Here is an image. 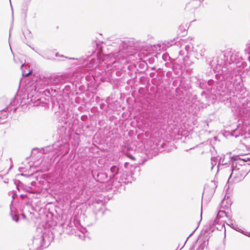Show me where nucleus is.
I'll return each mask as SVG.
<instances>
[{
  "instance_id": "nucleus-1",
  "label": "nucleus",
  "mask_w": 250,
  "mask_h": 250,
  "mask_svg": "<svg viewBox=\"0 0 250 250\" xmlns=\"http://www.w3.org/2000/svg\"><path fill=\"white\" fill-rule=\"evenodd\" d=\"M239 52L226 51L213 58L209 65L214 71L215 80H208L206 88L216 98L230 107L241 117V123L230 131V135L243 139L250 138V101L248 92L243 86L240 66L247 65Z\"/></svg>"
},
{
  "instance_id": "nucleus-2",
  "label": "nucleus",
  "mask_w": 250,
  "mask_h": 250,
  "mask_svg": "<svg viewBox=\"0 0 250 250\" xmlns=\"http://www.w3.org/2000/svg\"><path fill=\"white\" fill-rule=\"evenodd\" d=\"M128 163H125L124 168H119L116 166H113L110 168V179L112 180V186L118 188L122 186L123 184L131 183L135 180L134 173L132 172V169L135 168L131 167L130 171L128 170Z\"/></svg>"
},
{
  "instance_id": "nucleus-3",
  "label": "nucleus",
  "mask_w": 250,
  "mask_h": 250,
  "mask_svg": "<svg viewBox=\"0 0 250 250\" xmlns=\"http://www.w3.org/2000/svg\"><path fill=\"white\" fill-rule=\"evenodd\" d=\"M231 173L228 182L238 183L243 180L250 171V170L247 169L246 165L238 164L237 161L231 162Z\"/></svg>"
},
{
  "instance_id": "nucleus-4",
  "label": "nucleus",
  "mask_w": 250,
  "mask_h": 250,
  "mask_svg": "<svg viewBox=\"0 0 250 250\" xmlns=\"http://www.w3.org/2000/svg\"><path fill=\"white\" fill-rule=\"evenodd\" d=\"M170 42L171 43L167 42V44H166V45L167 47L172 46V43H174L173 48H178L180 49L178 51L179 56L181 57L183 62L186 63L187 59L188 57V55L190 54L193 50V44L191 43H188L187 41L182 39L176 42L174 41H171Z\"/></svg>"
},
{
  "instance_id": "nucleus-5",
  "label": "nucleus",
  "mask_w": 250,
  "mask_h": 250,
  "mask_svg": "<svg viewBox=\"0 0 250 250\" xmlns=\"http://www.w3.org/2000/svg\"><path fill=\"white\" fill-rule=\"evenodd\" d=\"M47 237L46 233H40L34 237L28 243L29 250H42V248H46L49 244V241H46Z\"/></svg>"
},
{
  "instance_id": "nucleus-6",
  "label": "nucleus",
  "mask_w": 250,
  "mask_h": 250,
  "mask_svg": "<svg viewBox=\"0 0 250 250\" xmlns=\"http://www.w3.org/2000/svg\"><path fill=\"white\" fill-rule=\"evenodd\" d=\"M213 229H212L211 227L207 228L206 229H202L200 238L198 240L195 245L194 247H196V250H204L205 248L207 247L208 243V241L210 237V232H212ZM191 248L190 250H193Z\"/></svg>"
},
{
  "instance_id": "nucleus-7",
  "label": "nucleus",
  "mask_w": 250,
  "mask_h": 250,
  "mask_svg": "<svg viewBox=\"0 0 250 250\" xmlns=\"http://www.w3.org/2000/svg\"><path fill=\"white\" fill-rule=\"evenodd\" d=\"M114 57L115 60L112 63L110 66L112 68L117 66V63L125 64L127 62V54H125L122 50H119L118 52L114 53Z\"/></svg>"
},
{
  "instance_id": "nucleus-8",
  "label": "nucleus",
  "mask_w": 250,
  "mask_h": 250,
  "mask_svg": "<svg viewBox=\"0 0 250 250\" xmlns=\"http://www.w3.org/2000/svg\"><path fill=\"white\" fill-rule=\"evenodd\" d=\"M63 81V76L62 75H54L49 78H44L43 80L40 81L38 83L39 84L43 83L44 86H47L50 84L62 83Z\"/></svg>"
},
{
  "instance_id": "nucleus-9",
  "label": "nucleus",
  "mask_w": 250,
  "mask_h": 250,
  "mask_svg": "<svg viewBox=\"0 0 250 250\" xmlns=\"http://www.w3.org/2000/svg\"><path fill=\"white\" fill-rule=\"evenodd\" d=\"M110 173L108 177L106 173L103 172H99L96 175H94L92 173L93 177L97 182L101 183L108 182L109 185H111L112 186V180L110 179Z\"/></svg>"
},
{
  "instance_id": "nucleus-10",
  "label": "nucleus",
  "mask_w": 250,
  "mask_h": 250,
  "mask_svg": "<svg viewBox=\"0 0 250 250\" xmlns=\"http://www.w3.org/2000/svg\"><path fill=\"white\" fill-rule=\"evenodd\" d=\"M72 126V125L71 123L64 119L59 122L58 129L60 130L61 134L62 135L65 134L67 129L70 128Z\"/></svg>"
},
{
  "instance_id": "nucleus-11",
  "label": "nucleus",
  "mask_w": 250,
  "mask_h": 250,
  "mask_svg": "<svg viewBox=\"0 0 250 250\" xmlns=\"http://www.w3.org/2000/svg\"><path fill=\"white\" fill-rule=\"evenodd\" d=\"M198 103H201L202 108H206L208 105H209L211 102L210 101V97L207 94L203 91L201 93V98L199 101H197Z\"/></svg>"
},
{
  "instance_id": "nucleus-12",
  "label": "nucleus",
  "mask_w": 250,
  "mask_h": 250,
  "mask_svg": "<svg viewBox=\"0 0 250 250\" xmlns=\"http://www.w3.org/2000/svg\"><path fill=\"white\" fill-rule=\"evenodd\" d=\"M229 159H230L231 162L237 161L238 164H241L242 165H246L245 162H248L250 160L249 158H241L238 155L230 157Z\"/></svg>"
},
{
  "instance_id": "nucleus-13",
  "label": "nucleus",
  "mask_w": 250,
  "mask_h": 250,
  "mask_svg": "<svg viewBox=\"0 0 250 250\" xmlns=\"http://www.w3.org/2000/svg\"><path fill=\"white\" fill-rule=\"evenodd\" d=\"M218 223H215L214 221L213 222L212 225L215 228L219 230H222L223 229L225 231H226L225 227V223L224 221L221 220H218Z\"/></svg>"
},
{
  "instance_id": "nucleus-14",
  "label": "nucleus",
  "mask_w": 250,
  "mask_h": 250,
  "mask_svg": "<svg viewBox=\"0 0 250 250\" xmlns=\"http://www.w3.org/2000/svg\"><path fill=\"white\" fill-rule=\"evenodd\" d=\"M95 45L96 48L95 49V52L96 53V56H100L101 54L103 53V46L102 43L99 42H96Z\"/></svg>"
},
{
  "instance_id": "nucleus-15",
  "label": "nucleus",
  "mask_w": 250,
  "mask_h": 250,
  "mask_svg": "<svg viewBox=\"0 0 250 250\" xmlns=\"http://www.w3.org/2000/svg\"><path fill=\"white\" fill-rule=\"evenodd\" d=\"M226 215V213L225 211H224L223 210H219L218 212V213L217 214L216 219L214 220V223H218V219L220 220V219L221 218H223L224 216H225Z\"/></svg>"
},
{
  "instance_id": "nucleus-16",
  "label": "nucleus",
  "mask_w": 250,
  "mask_h": 250,
  "mask_svg": "<svg viewBox=\"0 0 250 250\" xmlns=\"http://www.w3.org/2000/svg\"><path fill=\"white\" fill-rule=\"evenodd\" d=\"M244 51L247 55V59L250 64L249 67L250 68V43H248L246 45V48L245 49Z\"/></svg>"
},
{
  "instance_id": "nucleus-17",
  "label": "nucleus",
  "mask_w": 250,
  "mask_h": 250,
  "mask_svg": "<svg viewBox=\"0 0 250 250\" xmlns=\"http://www.w3.org/2000/svg\"><path fill=\"white\" fill-rule=\"evenodd\" d=\"M53 92L55 93V90H54L52 89L50 90L48 88H47L42 91V94L46 97H49L52 95Z\"/></svg>"
},
{
  "instance_id": "nucleus-18",
  "label": "nucleus",
  "mask_w": 250,
  "mask_h": 250,
  "mask_svg": "<svg viewBox=\"0 0 250 250\" xmlns=\"http://www.w3.org/2000/svg\"><path fill=\"white\" fill-rule=\"evenodd\" d=\"M52 149V146H47L44 147H42L41 149L38 148H34L33 149V151L36 150H39L40 151L46 150L47 152L50 151Z\"/></svg>"
},
{
  "instance_id": "nucleus-19",
  "label": "nucleus",
  "mask_w": 250,
  "mask_h": 250,
  "mask_svg": "<svg viewBox=\"0 0 250 250\" xmlns=\"http://www.w3.org/2000/svg\"><path fill=\"white\" fill-rule=\"evenodd\" d=\"M227 225L230 226L232 229H233L234 230L240 232L243 234H245V232L239 227H238L237 226L234 225L233 224L231 223L230 225L227 224Z\"/></svg>"
},
{
  "instance_id": "nucleus-20",
  "label": "nucleus",
  "mask_w": 250,
  "mask_h": 250,
  "mask_svg": "<svg viewBox=\"0 0 250 250\" xmlns=\"http://www.w3.org/2000/svg\"><path fill=\"white\" fill-rule=\"evenodd\" d=\"M224 160H225V156L222 155L220 157V159L219 160V162H218V166H217L218 168L220 165H222L223 166L228 165V164L226 162H224Z\"/></svg>"
},
{
  "instance_id": "nucleus-21",
  "label": "nucleus",
  "mask_w": 250,
  "mask_h": 250,
  "mask_svg": "<svg viewBox=\"0 0 250 250\" xmlns=\"http://www.w3.org/2000/svg\"><path fill=\"white\" fill-rule=\"evenodd\" d=\"M218 159L216 157H213L211 158V169L215 166L217 163Z\"/></svg>"
},
{
  "instance_id": "nucleus-22",
  "label": "nucleus",
  "mask_w": 250,
  "mask_h": 250,
  "mask_svg": "<svg viewBox=\"0 0 250 250\" xmlns=\"http://www.w3.org/2000/svg\"><path fill=\"white\" fill-rule=\"evenodd\" d=\"M162 59L165 62H167L170 60V57L168 53H164L162 55Z\"/></svg>"
},
{
  "instance_id": "nucleus-23",
  "label": "nucleus",
  "mask_w": 250,
  "mask_h": 250,
  "mask_svg": "<svg viewBox=\"0 0 250 250\" xmlns=\"http://www.w3.org/2000/svg\"><path fill=\"white\" fill-rule=\"evenodd\" d=\"M96 61H97L95 59H94V58H92L89 63V66L90 67H95H95H96L97 65Z\"/></svg>"
},
{
  "instance_id": "nucleus-24",
  "label": "nucleus",
  "mask_w": 250,
  "mask_h": 250,
  "mask_svg": "<svg viewBox=\"0 0 250 250\" xmlns=\"http://www.w3.org/2000/svg\"><path fill=\"white\" fill-rule=\"evenodd\" d=\"M76 235H77L80 239H83L84 238V234L83 232L81 231H77L75 232Z\"/></svg>"
},
{
  "instance_id": "nucleus-25",
  "label": "nucleus",
  "mask_w": 250,
  "mask_h": 250,
  "mask_svg": "<svg viewBox=\"0 0 250 250\" xmlns=\"http://www.w3.org/2000/svg\"><path fill=\"white\" fill-rule=\"evenodd\" d=\"M166 145H167V142H163L162 143H161V142H160V144L158 146L159 150H161V149H162L165 148Z\"/></svg>"
},
{
  "instance_id": "nucleus-26",
  "label": "nucleus",
  "mask_w": 250,
  "mask_h": 250,
  "mask_svg": "<svg viewBox=\"0 0 250 250\" xmlns=\"http://www.w3.org/2000/svg\"><path fill=\"white\" fill-rule=\"evenodd\" d=\"M11 216L12 218V219L15 221L16 222H18L19 220V215L17 214H13L12 212H11Z\"/></svg>"
},
{
  "instance_id": "nucleus-27",
  "label": "nucleus",
  "mask_w": 250,
  "mask_h": 250,
  "mask_svg": "<svg viewBox=\"0 0 250 250\" xmlns=\"http://www.w3.org/2000/svg\"><path fill=\"white\" fill-rule=\"evenodd\" d=\"M24 66H26V65L25 64H22L21 65V70L22 71V75L23 76H28L30 74V72H28L27 73H25V71H24L23 69H22V68H23V67Z\"/></svg>"
},
{
  "instance_id": "nucleus-28",
  "label": "nucleus",
  "mask_w": 250,
  "mask_h": 250,
  "mask_svg": "<svg viewBox=\"0 0 250 250\" xmlns=\"http://www.w3.org/2000/svg\"><path fill=\"white\" fill-rule=\"evenodd\" d=\"M21 184V182L19 180H16L15 181V184L16 185V187H17V189L19 190V185Z\"/></svg>"
},
{
  "instance_id": "nucleus-29",
  "label": "nucleus",
  "mask_w": 250,
  "mask_h": 250,
  "mask_svg": "<svg viewBox=\"0 0 250 250\" xmlns=\"http://www.w3.org/2000/svg\"><path fill=\"white\" fill-rule=\"evenodd\" d=\"M205 52V49L202 48L200 51V53L201 56H203L204 55V52Z\"/></svg>"
},
{
  "instance_id": "nucleus-30",
  "label": "nucleus",
  "mask_w": 250,
  "mask_h": 250,
  "mask_svg": "<svg viewBox=\"0 0 250 250\" xmlns=\"http://www.w3.org/2000/svg\"><path fill=\"white\" fill-rule=\"evenodd\" d=\"M87 118V117L85 115H83L81 116V120H83V121H85Z\"/></svg>"
},
{
  "instance_id": "nucleus-31",
  "label": "nucleus",
  "mask_w": 250,
  "mask_h": 250,
  "mask_svg": "<svg viewBox=\"0 0 250 250\" xmlns=\"http://www.w3.org/2000/svg\"><path fill=\"white\" fill-rule=\"evenodd\" d=\"M105 106V104L104 103H102L100 104V107L101 109H104Z\"/></svg>"
},
{
  "instance_id": "nucleus-32",
  "label": "nucleus",
  "mask_w": 250,
  "mask_h": 250,
  "mask_svg": "<svg viewBox=\"0 0 250 250\" xmlns=\"http://www.w3.org/2000/svg\"><path fill=\"white\" fill-rule=\"evenodd\" d=\"M128 157L129 158H130V159H131L133 160H135V158H134V156H133L132 155H130V154L128 155Z\"/></svg>"
},
{
  "instance_id": "nucleus-33",
  "label": "nucleus",
  "mask_w": 250,
  "mask_h": 250,
  "mask_svg": "<svg viewBox=\"0 0 250 250\" xmlns=\"http://www.w3.org/2000/svg\"><path fill=\"white\" fill-rule=\"evenodd\" d=\"M244 234L250 237V232L245 233Z\"/></svg>"
},
{
  "instance_id": "nucleus-34",
  "label": "nucleus",
  "mask_w": 250,
  "mask_h": 250,
  "mask_svg": "<svg viewBox=\"0 0 250 250\" xmlns=\"http://www.w3.org/2000/svg\"><path fill=\"white\" fill-rule=\"evenodd\" d=\"M17 196V194L16 193H14L12 195V198L13 199H14L15 198V197H16Z\"/></svg>"
},
{
  "instance_id": "nucleus-35",
  "label": "nucleus",
  "mask_w": 250,
  "mask_h": 250,
  "mask_svg": "<svg viewBox=\"0 0 250 250\" xmlns=\"http://www.w3.org/2000/svg\"><path fill=\"white\" fill-rule=\"evenodd\" d=\"M21 216H22V217L23 219H25L26 218V216H25V215L24 213H22L21 214Z\"/></svg>"
},
{
  "instance_id": "nucleus-36",
  "label": "nucleus",
  "mask_w": 250,
  "mask_h": 250,
  "mask_svg": "<svg viewBox=\"0 0 250 250\" xmlns=\"http://www.w3.org/2000/svg\"><path fill=\"white\" fill-rule=\"evenodd\" d=\"M96 204H98V205H99L100 206H101V205L102 204V202L100 201V203L99 202H97Z\"/></svg>"
},
{
  "instance_id": "nucleus-37",
  "label": "nucleus",
  "mask_w": 250,
  "mask_h": 250,
  "mask_svg": "<svg viewBox=\"0 0 250 250\" xmlns=\"http://www.w3.org/2000/svg\"><path fill=\"white\" fill-rule=\"evenodd\" d=\"M70 88V87L68 86V85H66L65 86V88L67 90L69 88Z\"/></svg>"
},
{
  "instance_id": "nucleus-38",
  "label": "nucleus",
  "mask_w": 250,
  "mask_h": 250,
  "mask_svg": "<svg viewBox=\"0 0 250 250\" xmlns=\"http://www.w3.org/2000/svg\"><path fill=\"white\" fill-rule=\"evenodd\" d=\"M197 99V96H193V100H196V99Z\"/></svg>"
},
{
  "instance_id": "nucleus-39",
  "label": "nucleus",
  "mask_w": 250,
  "mask_h": 250,
  "mask_svg": "<svg viewBox=\"0 0 250 250\" xmlns=\"http://www.w3.org/2000/svg\"><path fill=\"white\" fill-rule=\"evenodd\" d=\"M35 183L34 182H32L31 183V185H32V186H34V185H35Z\"/></svg>"
},
{
  "instance_id": "nucleus-40",
  "label": "nucleus",
  "mask_w": 250,
  "mask_h": 250,
  "mask_svg": "<svg viewBox=\"0 0 250 250\" xmlns=\"http://www.w3.org/2000/svg\"><path fill=\"white\" fill-rule=\"evenodd\" d=\"M202 208H201V217H202Z\"/></svg>"
},
{
  "instance_id": "nucleus-41",
  "label": "nucleus",
  "mask_w": 250,
  "mask_h": 250,
  "mask_svg": "<svg viewBox=\"0 0 250 250\" xmlns=\"http://www.w3.org/2000/svg\"><path fill=\"white\" fill-rule=\"evenodd\" d=\"M195 230H196V229H194V230H193V232H192V233L189 235V236H190L191 234H192V233H193L194 232H195Z\"/></svg>"
},
{
  "instance_id": "nucleus-42",
  "label": "nucleus",
  "mask_w": 250,
  "mask_h": 250,
  "mask_svg": "<svg viewBox=\"0 0 250 250\" xmlns=\"http://www.w3.org/2000/svg\"><path fill=\"white\" fill-rule=\"evenodd\" d=\"M31 48H32L33 50H34V51H35L36 52H37V51L35 50V48H32V47H31Z\"/></svg>"
},
{
  "instance_id": "nucleus-43",
  "label": "nucleus",
  "mask_w": 250,
  "mask_h": 250,
  "mask_svg": "<svg viewBox=\"0 0 250 250\" xmlns=\"http://www.w3.org/2000/svg\"><path fill=\"white\" fill-rule=\"evenodd\" d=\"M44 88V87H41V88H39V89H43Z\"/></svg>"
},
{
  "instance_id": "nucleus-44",
  "label": "nucleus",
  "mask_w": 250,
  "mask_h": 250,
  "mask_svg": "<svg viewBox=\"0 0 250 250\" xmlns=\"http://www.w3.org/2000/svg\"><path fill=\"white\" fill-rule=\"evenodd\" d=\"M10 5H11V8H12V9L13 10V9H12V4H11V2H10Z\"/></svg>"
},
{
  "instance_id": "nucleus-45",
  "label": "nucleus",
  "mask_w": 250,
  "mask_h": 250,
  "mask_svg": "<svg viewBox=\"0 0 250 250\" xmlns=\"http://www.w3.org/2000/svg\"><path fill=\"white\" fill-rule=\"evenodd\" d=\"M125 41H124V42H123L124 43H125Z\"/></svg>"
}]
</instances>
